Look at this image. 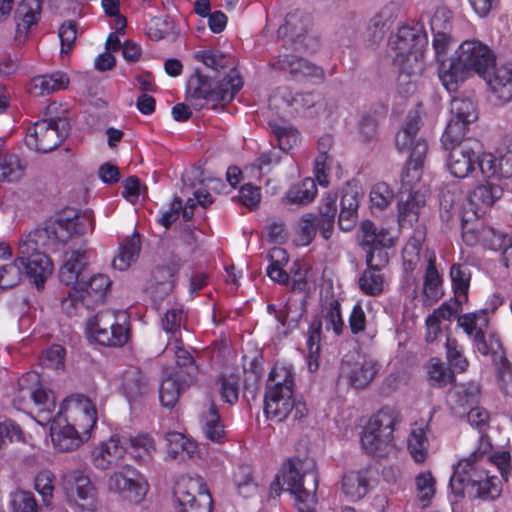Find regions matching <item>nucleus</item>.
Segmentation results:
<instances>
[{
  "mask_svg": "<svg viewBox=\"0 0 512 512\" xmlns=\"http://www.w3.org/2000/svg\"><path fill=\"white\" fill-rule=\"evenodd\" d=\"M94 229V219L89 212L73 217H60L45 223L25 235L19 242L18 262L25 275L38 290L43 289L53 271V264L41 249H55L58 244H66L74 236H80Z\"/></svg>",
  "mask_w": 512,
  "mask_h": 512,
  "instance_id": "nucleus-1",
  "label": "nucleus"
},
{
  "mask_svg": "<svg viewBox=\"0 0 512 512\" xmlns=\"http://www.w3.org/2000/svg\"><path fill=\"white\" fill-rule=\"evenodd\" d=\"M209 70L196 72L188 82V97L195 109L207 103H228L240 91L243 81L230 56L218 50L199 51L195 55Z\"/></svg>",
  "mask_w": 512,
  "mask_h": 512,
  "instance_id": "nucleus-2",
  "label": "nucleus"
},
{
  "mask_svg": "<svg viewBox=\"0 0 512 512\" xmlns=\"http://www.w3.org/2000/svg\"><path fill=\"white\" fill-rule=\"evenodd\" d=\"M20 398L33 400L36 409V421L45 426L51 422L50 434L53 445L59 451L70 452L80 447L85 441L75 426L58 413L53 416L55 399L50 390H46L40 383V376L36 372H28L22 375L18 381Z\"/></svg>",
  "mask_w": 512,
  "mask_h": 512,
  "instance_id": "nucleus-3",
  "label": "nucleus"
},
{
  "mask_svg": "<svg viewBox=\"0 0 512 512\" xmlns=\"http://www.w3.org/2000/svg\"><path fill=\"white\" fill-rule=\"evenodd\" d=\"M496 62L493 51L479 40L463 41L455 57L443 62L439 70V79L447 91H455L459 83L472 73L483 77Z\"/></svg>",
  "mask_w": 512,
  "mask_h": 512,
  "instance_id": "nucleus-4",
  "label": "nucleus"
},
{
  "mask_svg": "<svg viewBox=\"0 0 512 512\" xmlns=\"http://www.w3.org/2000/svg\"><path fill=\"white\" fill-rule=\"evenodd\" d=\"M402 421L403 415L396 406H383L366 423L361 436L362 448L377 458L396 454L394 431Z\"/></svg>",
  "mask_w": 512,
  "mask_h": 512,
  "instance_id": "nucleus-5",
  "label": "nucleus"
},
{
  "mask_svg": "<svg viewBox=\"0 0 512 512\" xmlns=\"http://www.w3.org/2000/svg\"><path fill=\"white\" fill-rule=\"evenodd\" d=\"M449 486L456 496H464L466 493L471 498L482 500H494L502 492L501 481L491 475L488 466H475L470 461H458Z\"/></svg>",
  "mask_w": 512,
  "mask_h": 512,
  "instance_id": "nucleus-6",
  "label": "nucleus"
},
{
  "mask_svg": "<svg viewBox=\"0 0 512 512\" xmlns=\"http://www.w3.org/2000/svg\"><path fill=\"white\" fill-rule=\"evenodd\" d=\"M446 168L451 176L458 179L491 177L496 173L497 157L490 152L476 151L469 143L449 148Z\"/></svg>",
  "mask_w": 512,
  "mask_h": 512,
  "instance_id": "nucleus-7",
  "label": "nucleus"
},
{
  "mask_svg": "<svg viewBox=\"0 0 512 512\" xmlns=\"http://www.w3.org/2000/svg\"><path fill=\"white\" fill-rule=\"evenodd\" d=\"M428 38L422 27L404 25L391 34L388 41L389 56L395 67L409 64L412 69H418Z\"/></svg>",
  "mask_w": 512,
  "mask_h": 512,
  "instance_id": "nucleus-8",
  "label": "nucleus"
},
{
  "mask_svg": "<svg viewBox=\"0 0 512 512\" xmlns=\"http://www.w3.org/2000/svg\"><path fill=\"white\" fill-rule=\"evenodd\" d=\"M61 487L72 512L97 511V490L83 470L71 469L64 472L61 475Z\"/></svg>",
  "mask_w": 512,
  "mask_h": 512,
  "instance_id": "nucleus-9",
  "label": "nucleus"
},
{
  "mask_svg": "<svg viewBox=\"0 0 512 512\" xmlns=\"http://www.w3.org/2000/svg\"><path fill=\"white\" fill-rule=\"evenodd\" d=\"M282 476L287 491L294 497L295 505L316 506L318 475L314 467H304L300 459H290L283 465Z\"/></svg>",
  "mask_w": 512,
  "mask_h": 512,
  "instance_id": "nucleus-10",
  "label": "nucleus"
},
{
  "mask_svg": "<svg viewBox=\"0 0 512 512\" xmlns=\"http://www.w3.org/2000/svg\"><path fill=\"white\" fill-rule=\"evenodd\" d=\"M68 130L69 122L65 118L39 120L27 129L26 145L37 152H50L62 143Z\"/></svg>",
  "mask_w": 512,
  "mask_h": 512,
  "instance_id": "nucleus-11",
  "label": "nucleus"
},
{
  "mask_svg": "<svg viewBox=\"0 0 512 512\" xmlns=\"http://www.w3.org/2000/svg\"><path fill=\"white\" fill-rule=\"evenodd\" d=\"M174 495L177 512H212V498L200 476L182 477L176 484Z\"/></svg>",
  "mask_w": 512,
  "mask_h": 512,
  "instance_id": "nucleus-12",
  "label": "nucleus"
},
{
  "mask_svg": "<svg viewBox=\"0 0 512 512\" xmlns=\"http://www.w3.org/2000/svg\"><path fill=\"white\" fill-rule=\"evenodd\" d=\"M294 391L288 386L283 388H266L264 413L270 420L281 422L289 416L300 420L307 415L305 403L294 398Z\"/></svg>",
  "mask_w": 512,
  "mask_h": 512,
  "instance_id": "nucleus-13",
  "label": "nucleus"
},
{
  "mask_svg": "<svg viewBox=\"0 0 512 512\" xmlns=\"http://www.w3.org/2000/svg\"><path fill=\"white\" fill-rule=\"evenodd\" d=\"M451 118L441 137L445 150L464 145V139L468 125L477 119L474 103L469 99L454 98L450 104Z\"/></svg>",
  "mask_w": 512,
  "mask_h": 512,
  "instance_id": "nucleus-14",
  "label": "nucleus"
},
{
  "mask_svg": "<svg viewBox=\"0 0 512 512\" xmlns=\"http://www.w3.org/2000/svg\"><path fill=\"white\" fill-rule=\"evenodd\" d=\"M58 414L86 437L90 438V433L97 422V411L94 403L83 395H72L67 397L61 404Z\"/></svg>",
  "mask_w": 512,
  "mask_h": 512,
  "instance_id": "nucleus-15",
  "label": "nucleus"
},
{
  "mask_svg": "<svg viewBox=\"0 0 512 512\" xmlns=\"http://www.w3.org/2000/svg\"><path fill=\"white\" fill-rule=\"evenodd\" d=\"M89 334L104 346H123L128 340V330L125 326L116 323L112 311H101L90 319L87 324Z\"/></svg>",
  "mask_w": 512,
  "mask_h": 512,
  "instance_id": "nucleus-16",
  "label": "nucleus"
},
{
  "mask_svg": "<svg viewBox=\"0 0 512 512\" xmlns=\"http://www.w3.org/2000/svg\"><path fill=\"white\" fill-rule=\"evenodd\" d=\"M108 488L134 502H139L146 495L148 485L137 469L131 465H124L110 475Z\"/></svg>",
  "mask_w": 512,
  "mask_h": 512,
  "instance_id": "nucleus-17",
  "label": "nucleus"
},
{
  "mask_svg": "<svg viewBox=\"0 0 512 512\" xmlns=\"http://www.w3.org/2000/svg\"><path fill=\"white\" fill-rule=\"evenodd\" d=\"M378 365L372 359L346 356L340 367V380L355 389H364L374 380Z\"/></svg>",
  "mask_w": 512,
  "mask_h": 512,
  "instance_id": "nucleus-18",
  "label": "nucleus"
},
{
  "mask_svg": "<svg viewBox=\"0 0 512 512\" xmlns=\"http://www.w3.org/2000/svg\"><path fill=\"white\" fill-rule=\"evenodd\" d=\"M420 129V118L413 116L408 119L404 127L396 134V145L401 151H410L408 164L423 167L428 144L417 138Z\"/></svg>",
  "mask_w": 512,
  "mask_h": 512,
  "instance_id": "nucleus-19",
  "label": "nucleus"
},
{
  "mask_svg": "<svg viewBox=\"0 0 512 512\" xmlns=\"http://www.w3.org/2000/svg\"><path fill=\"white\" fill-rule=\"evenodd\" d=\"M281 98L293 112L305 117L313 118L332 113L328 101L319 93H293L284 90Z\"/></svg>",
  "mask_w": 512,
  "mask_h": 512,
  "instance_id": "nucleus-20",
  "label": "nucleus"
},
{
  "mask_svg": "<svg viewBox=\"0 0 512 512\" xmlns=\"http://www.w3.org/2000/svg\"><path fill=\"white\" fill-rule=\"evenodd\" d=\"M125 435L114 434L102 442L92 452V462L96 469L107 470L119 466L127 453Z\"/></svg>",
  "mask_w": 512,
  "mask_h": 512,
  "instance_id": "nucleus-21",
  "label": "nucleus"
},
{
  "mask_svg": "<svg viewBox=\"0 0 512 512\" xmlns=\"http://www.w3.org/2000/svg\"><path fill=\"white\" fill-rule=\"evenodd\" d=\"M468 337L472 340L477 351L487 356L490 354V347L486 341L485 330L488 327V317L479 310L461 315L457 321Z\"/></svg>",
  "mask_w": 512,
  "mask_h": 512,
  "instance_id": "nucleus-22",
  "label": "nucleus"
},
{
  "mask_svg": "<svg viewBox=\"0 0 512 512\" xmlns=\"http://www.w3.org/2000/svg\"><path fill=\"white\" fill-rule=\"evenodd\" d=\"M273 67L290 73L295 79L314 78L322 80L324 78V72L320 66L294 55H280L278 60L273 63Z\"/></svg>",
  "mask_w": 512,
  "mask_h": 512,
  "instance_id": "nucleus-23",
  "label": "nucleus"
},
{
  "mask_svg": "<svg viewBox=\"0 0 512 512\" xmlns=\"http://www.w3.org/2000/svg\"><path fill=\"white\" fill-rule=\"evenodd\" d=\"M427 194L402 193L398 195V223L402 228H411L419 219L421 210L426 204Z\"/></svg>",
  "mask_w": 512,
  "mask_h": 512,
  "instance_id": "nucleus-24",
  "label": "nucleus"
},
{
  "mask_svg": "<svg viewBox=\"0 0 512 512\" xmlns=\"http://www.w3.org/2000/svg\"><path fill=\"white\" fill-rule=\"evenodd\" d=\"M429 432V420L421 419L411 424L407 437V449L412 459L417 463L425 462L428 457Z\"/></svg>",
  "mask_w": 512,
  "mask_h": 512,
  "instance_id": "nucleus-25",
  "label": "nucleus"
},
{
  "mask_svg": "<svg viewBox=\"0 0 512 512\" xmlns=\"http://www.w3.org/2000/svg\"><path fill=\"white\" fill-rule=\"evenodd\" d=\"M493 94L504 102L512 100V63L494 66L482 77Z\"/></svg>",
  "mask_w": 512,
  "mask_h": 512,
  "instance_id": "nucleus-26",
  "label": "nucleus"
},
{
  "mask_svg": "<svg viewBox=\"0 0 512 512\" xmlns=\"http://www.w3.org/2000/svg\"><path fill=\"white\" fill-rule=\"evenodd\" d=\"M483 178L485 182L475 187L470 195V201L477 206H491L502 197L507 188L497 166L494 176Z\"/></svg>",
  "mask_w": 512,
  "mask_h": 512,
  "instance_id": "nucleus-27",
  "label": "nucleus"
},
{
  "mask_svg": "<svg viewBox=\"0 0 512 512\" xmlns=\"http://www.w3.org/2000/svg\"><path fill=\"white\" fill-rule=\"evenodd\" d=\"M360 244L362 248L392 247L394 238L391 232L382 226H376L372 221L365 220L360 225Z\"/></svg>",
  "mask_w": 512,
  "mask_h": 512,
  "instance_id": "nucleus-28",
  "label": "nucleus"
},
{
  "mask_svg": "<svg viewBox=\"0 0 512 512\" xmlns=\"http://www.w3.org/2000/svg\"><path fill=\"white\" fill-rule=\"evenodd\" d=\"M369 469L349 471L342 478V491L350 501H357L363 498L367 492L370 482Z\"/></svg>",
  "mask_w": 512,
  "mask_h": 512,
  "instance_id": "nucleus-29",
  "label": "nucleus"
},
{
  "mask_svg": "<svg viewBox=\"0 0 512 512\" xmlns=\"http://www.w3.org/2000/svg\"><path fill=\"white\" fill-rule=\"evenodd\" d=\"M69 84L66 73L56 71L34 77L31 80L29 92L36 97L48 95L65 89Z\"/></svg>",
  "mask_w": 512,
  "mask_h": 512,
  "instance_id": "nucleus-30",
  "label": "nucleus"
},
{
  "mask_svg": "<svg viewBox=\"0 0 512 512\" xmlns=\"http://www.w3.org/2000/svg\"><path fill=\"white\" fill-rule=\"evenodd\" d=\"M85 266L86 259L83 251L67 252L64 256V262L59 269V280L67 286L76 284Z\"/></svg>",
  "mask_w": 512,
  "mask_h": 512,
  "instance_id": "nucleus-31",
  "label": "nucleus"
},
{
  "mask_svg": "<svg viewBox=\"0 0 512 512\" xmlns=\"http://www.w3.org/2000/svg\"><path fill=\"white\" fill-rule=\"evenodd\" d=\"M122 390L129 402L149 391L148 378L136 367H129L123 373Z\"/></svg>",
  "mask_w": 512,
  "mask_h": 512,
  "instance_id": "nucleus-32",
  "label": "nucleus"
},
{
  "mask_svg": "<svg viewBox=\"0 0 512 512\" xmlns=\"http://www.w3.org/2000/svg\"><path fill=\"white\" fill-rule=\"evenodd\" d=\"M333 145V138L326 134L318 140V156L315 159V177L319 185L327 187L329 185V171L331 169L333 159L328 155V151Z\"/></svg>",
  "mask_w": 512,
  "mask_h": 512,
  "instance_id": "nucleus-33",
  "label": "nucleus"
},
{
  "mask_svg": "<svg viewBox=\"0 0 512 512\" xmlns=\"http://www.w3.org/2000/svg\"><path fill=\"white\" fill-rule=\"evenodd\" d=\"M397 10V5L390 2L373 15L368 24V30L371 31V40L373 42H378L383 38L385 32L394 22Z\"/></svg>",
  "mask_w": 512,
  "mask_h": 512,
  "instance_id": "nucleus-34",
  "label": "nucleus"
},
{
  "mask_svg": "<svg viewBox=\"0 0 512 512\" xmlns=\"http://www.w3.org/2000/svg\"><path fill=\"white\" fill-rule=\"evenodd\" d=\"M449 14V11L438 10L431 19L433 47L437 54L445 53L450 42L448 34L450 29Z\"/></svg>",
  "mask_w": 512,
  "mask_h": 512,
  "instance_id": "nucleus-35",
  "label": "nucleus"
},
{
  "mask_svg": "<svg viewBox=\"0 0 512 512\" xmlns=\"http://www.w3.org/2000/svg\"><path fill=\"white\" fill-rule=\"evenodd\" d=\"M126 439L129 443V453L136 462L145 464L153 459L156 445L150 435L140 433L135 436H126Z\"/></svg>",
  "mask_w": 512,
  "mask_h": 512,
  "instance_id": "nucleus-36",
  "label": "nucleus"
},
{
  "mask_svg": "<svg viewBox=\"0 0 512 512\" xmlns=\"http://www.w3.org/2000/svg\"><path fill=\"white\" fill-rule=\"evenodd\" d=\"M425 260L427 263L423 292L429 300H437L442 295L441 292V276L436 268V255L433 251H426Z\"/></svg>",
  "mask_w": 512,
  "mask_h": 512,
  "instance_id": "nucleus-37",
  "label": "nucleus"
},
{
  "mask_svg": "<svg viewBox=\"0 0 512 512\" xmlns=\"http://www.w3.org/2000/svg\"><path fill=\"white\" fill-rule=\"evenodd\" d=\"M168 457L177 461H185L195 453L196 444L178 432H169L166 435Z\"/></svg>",
  "mask_w": 512,
  "mask_h": 512,
  "instance_id": "nucleus-38",
  "label": "nucleus"
},
{
  "mask_svg": "<svg viewBox=\"0 0 512 512\" xmlns=\"http://www.w3.org/2000/svg\"><path fill=\"white\" fill-rule=\"evenodd\" d=\"M186 380L178 372L165 377L159 388V399L162 406L172 408L178 402Z\"/></svg>",
  "mask_w": 512,
  "mask_h": 512,
  "instance_id": "nucleus-39",
  "label": "nucleus"
},
{
  "mask_svg": "<svg viewBox=\"0 0 512 512\" xmlns=\"http://www.w3.org/2000/svg\"><path fill=\"white\" fill-rule=\"evenodd\" d=\"M140 252V235L134 233L119 247L117 256L113 259L112 265L119 271H124L136 261Z\"/></svg>",
  "mask_w": 512,
  "mask_h": 512,
  "instance_id": "nucleus-40",
  "label": "nucleus"
},
{
  "mask_svg": "<svg viewBox=\"0 0 512 512\" xmlns=\"http://www.w3.org/2000/svg\"><path fill=\"white\" fill-rule=\"evenodd\" d=\"M425 240L422 230H415L402 250L403 267L406 273L413 272L420 261V249Z\"/></svg>",
  "mask_w": 512,
  "mask_h": 512,
  "instance_id": "nucleus-41",
  "label": "nucleus"
},
{
  "mask_svg": "<svg viewBox=\"0 0 512 512\" xmlns=\"http://www.w3.org/2000/svg\"><path fill=\"white\" fill-rule=\"evenodd\" d=\"M201 422L206 438L221 443L224 438V426L221 423L219 411L214 404H211L207 411L203 412Z\"/></svg>",
  "mask_w": 512,
  "mask_h": 512,
  "instance_id": "nucleus-42",
  "label": "nucleus"
},
{
  "mask_svg": "<svg viewBox=\"0 0 512 512\" xmlns=\"http://www.w3.org/2000/svg\"><path fill=\"white\" fill-rule=\"evenodd\" d=\"M165 352H173L175 355L176 365L183 369V373L187 377H191L197 370L195 361L188 350L182 347L181 338H175L174 341L169 340Z\"/></svg>",
  "mask_w": 512,
  "mask_h": 512,
  "instance_id": "nucleus-43",
  "label": "nucleus"
},
{
  "mask_svg": "<svg viewBox=\"0 0 512 512\" xmlns=\"http://www.w3.org/2000/svg\"><path fill=\"white\" fill-rule=\"evenodd\" d=\"M423 167L407 163L401 174V187L399 192L415 193L417 191L428 195V189L421 183Z\"/></svg>",
  "mask_w": 512,
  "mask_h": 512,
  "instance_id": "nucleus-44",
  "label": "nucleus"
},
{
  "mask_svg": "<svg viewBox=\"0 0 512 512\" xmlns=\"http://www.w3.org/2000/svg\"><path fill=\"white\" fill-rule=\"evenodd\" d=\"M309 18L301 11H293L285 17V23L278 29L279 36L300 37L308 28Z\"/></svg>",
  "mask_w": 512,
  "mask_h": 512,
  "instance_id": "nucleus-45",
  "label": "nucleus"
},
{
  "mask_svg": "<svg viewBox=\"0 0 512 512\" xmlns=\"http://www.w3.org/2000/svg\"><path fill=\"white\" fill-rule=\"evenodd\" d=\"M317 194V186L312 178H305L299 184L292 186L287 194L286 199L293 204H307L311 202Z\"/></svg>",
  "mask_w": 512,
  "mask_h": 512,
  "instance_id": "nucleus-46",
  "label": "nucleus"
},
{
  "mask_svg": "<svg viewBox=\"0 0 512 512\" xmlns=\"http://www.w3.org/2000/svg\"><path fill=\"white\" fill-rule=\"evenodd\" d=\"M323 322L326 331H332L335 336H340L345 328L341 316L340 303L336 299L329 301L323 309Z\"/></svg>",
  "mask_w": 512,
  "mask_h": 512,
  "instance_id": "nucleus-47",
  "label": "nucleus"
},
{
  "mask_svg": "<svg viewBox=\"0 0 512 512\" xmlns=\"http://www.w3.org/2000/svg\"><path fill=\"white\" fill-rule=\"evenodd\" d=\"M41 13L40 0H22L16 9V17L20 20L18 26L30 29L36 25Z\"/></svg>",
  "mask_w": 512,
  "mask_h": 512,
  "instance_id": "nucleus-48",
  "label": "nucleus"
},
{
  "mask_svg": "<svg viewBox=\"0 0 512 512\" xmlns=\"http://www.w3.org/2000/svg\"><path fill=\"white\" fill-rule=\"evenodd\" d=\"M453 315V309L442 304L438 309L426 318V341L433 342L441 333V320H449Z\"/></svg>",
  "mask_w": 512,
  "mask_h": 512,
  "instance_id": "nucleus-49",
  "label": "nucleus"
},
{
  "mask_svg": "<svg viewBox=\"0 0 512 512\" xmlns=\"http://www.w3.org/2000/svg\"><path fill=\"white\" fill-rule=\"evenodd\" d=\"M270 265L267 267V275L278 283H286L288 274L281 267L283 263H287L288 256L286 251L280 247H274L269 251Z\"/></svg>",
  "mask_w": 512,
  "mask_h": 512,
  "instance_id": "nucleus-50",
  "label": "nucleus"
},
{
  "mask_svg": "<svg viewBox=\"0 0 512 512\" xmlns=\"http://www.w3.org/2000/svg\"><path fill=\"white\" fill-rule=\"evenodd\" d=\"M25 166L15 155L0 158V181L17 182L23 178Z\"/></svg>",
  "mask_w": 512,
  "mask_h": 512,
  "instance_id": "nucleus-51",
  "label": "nucleus"
},
{
  "mask_svg": "<svg viewBox=\"0 0 512 512\" xmlns=\"http://www.w3.org/2000/svg\"><path fill=\"white\" fill-rule=\"evenodd\" d=\"M25 274L23 266L16 258L13 262L0 266V292L12 289L20 284Z\"/></svg>",
  "mask_w": 512,
  "mask_h": 512,
  "instance_id": "nucleus-52",
  "label": "nucleus"
},
{
  "mask_svg": "<svg viewBox=\"0 0 512 512\" xmlns=\"http://www.w3.org/2000/svg\"><path fill=\"white\" fill-rule=\"evenodd\" d=\"M449 397L458 406L470 405L478 402L480 387L475 382L457 385L450 391Z\"/></svg>",
  "mask_w": 512,
  "mask_h": 512,
  "instance_id": "nucleus-53",
  "label": "nucleus"
},
{
  "mask_svg": "<svg viewBox=\"0 0 512 512\" xmlns=\"http://www.w3.org/2000/svg\"><path fill=\"white\" fill-rule=\"evenodd\" d=\"M359 287L361 291L370 296H376L382 293L384 288V280L380 273V269L368 267L359 278Z\"/></svg>",
  "mask_w": 512,
  "mask_h": 512,
  "instance_id": "nucleus-54",
  "label": "nucleus"
},
{
  "mask_svg": "<svg viewBox=\"0 0 512 512\" xmlns=\"http://www.w3.org/2000/svg\"><path fill=\"white\" fill-rule=\"evenodd\" d=\"M269 126L275 134L280 150L288 152L299 142V133L291 125H282L276 122H269Z\"/></svg>",
  "mask_w": 512,
  "mask_h": 512,
  "instance_id": "nucleus-55",
  "label": "nucleus"
},
{
  "mask_svg": "<svg viewBox=\"0 0 512 512\" xmlns=\"http://www.w3.org/2000/svg\"><path fill=\"white\" fill-rule=\"evenodd\" d=\"M396 68L399 71V76L397 79L398 92L405 97L413 94L416 90L417 78L423 69V63H420L418 69L410 68L409 64Z\"/></svg>",
  "mask_w": 512,
  "mask_h": 512,
  "instance_id": "nucleus-56",
  "label": "nucleus"
},
{
  "mask_svg": "<svg viewBox=\"0 0 512 512\" xmlns=\"http://www.w3.org/2000/svg\"><path fill=\"white\" fill-rule=\"evenodd\" d=\"M288 386L294 391V373L291 365L276 364L269 373L266 388H283Z\"/></svg>",
  "mask_w": 512,
  "mask_h": 512,
  "instance_id": "nucleus-57",
  "label": "nucleus"
},
{
  "mask_svg": "<svg viewBox=\"0 0 512 512\" xmlns=\"http://www.w3.org/2000/svg\"><path fill=\"white\" fill-rule=\"evenodd\" d=\"M55 475L49 469L39 471L34 479V488L45 505H50L53 499Z\"/></svg>",
  "mask_w": 512,
  "mask_h": 512,
  "instance_id": "nucleus-58",
  "label": "nucleus"
},
{
  "mask_svg": "<svg viewBox=\"0 0 512 512\" xmlns=\"http://www.w3.org/2000/svg\"><path fill=\"white\" fill-rule=\"evenodd\" d=\"M394 192L385 182L374 184L370 190V203L373 210L383 211L393 201Z\"/></svg>",
  "mask_w": 512,
  "mask_h": 512,
  "instance_id": "nucleus-59",
  "label": "nucleus"
},
{
  "mask_svg": "<svg viewBox=\"0 0 512 512\" xmlns=\"http://www.w3.org/2000/svg\"><path fill=\"white\" fill-rule=\"evenodd\" d=\"M315 214H306L302 216L297 226L296 242L299 246H308L315 238L317 232V223Z\"/></svg>",
  "mask_w": 512,
  "mask_h": 512,
  "instance_id": "nucleus-60",
  "label": "nucleus"
},
{
  "mask_svg": "<svg viewBox=\"0 0 512 512\" xmlns=\"http://www.w3.org/2000/svg\"><path fill=\"white\" fill-rule=\"evenodd\" d=\"M450 277L455 293L458 296H467L470 284V271L466 265L453 264L450 269Z\"/></svg>",
  "mask_w": 512,
  "mask_h": 512,
  "instance_id": "nucleus-61",
  "label": "nucleus"
},
{
  "mask_svg": "<svg viewBox=\"0 0 512 512\" xmlns=\"http://www.w3.org/2000/svg\"><path fill=\"white\" fill-rule=\"evenodd\" d=\"M427 374L433 385L446 386L454 380L453 374L436 358H432L427 366Z\"/></svg>",
  "mask_w": 512,
  "mask_h": 512,
  "instance_id": "nucleus-62",
  "label": "nucleus"
},
{
  "mask_svg": "<svg viewBox=\"0 0 512 512\" xmlns=\"http://www.w3.org/2000/svg\"><path fill=\"white\" fill-rule=\"evenodd\" d=\"M492 451V443L488 436L481 435L479 438V443L477 448L466 458L461 459L460 461H470L475 464V466H488L490 456L493 454Z\"/></svg>",
  "mask_w": 512,
  "mask_h": 512,
  "instance_id": "nucleus-63",
  "label": "nucleus"
},
{
  "mask_svg": "<svg viewBox=\"0 0 512 512\" xmlns=\"http://www.w3.org/2000/svg\"><path fill=\"white\" fill-rule=\"evenodd\" d=\"M183 311L180 308L168 309L162 318V327L167 334H170L169 340L174 341L180 338V329L183 322Z\"/></svg>",
  "mask_w": 512,
  "mask_h": 512,
  "instance_id": "nucleus-64",
  "label": "nucleus"
}]
</instances>
